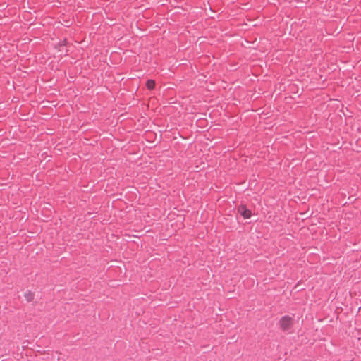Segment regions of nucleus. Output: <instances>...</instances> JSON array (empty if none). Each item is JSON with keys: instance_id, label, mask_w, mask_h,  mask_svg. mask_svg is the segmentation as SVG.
I'll return each mask as SVG.
<instances>
[{"instance_id": "3", "label": "nucleus", "mask_w": 361, "mask_h": 361, "mask_svg": "<svg viewBox=\"0 0 361 361\" xmlns=\"http://www.w3.org/2000/svg\"><path fill=\"white\" fill-rule=\"evenodd\" d=\"M24 297L27 302H31L34 300V293L30 290H28L25 293Z\"/></svg>"}, {"instance_id": "2", "label": "nucleus", "mask_w": 361, "mask_h": 361, "mask_svg": "<svg viewBox=\"0 0 361 361\" xmlns=\"http://www.w3.org/2000/svg\"><path fill=\"white\" fill-rule=\"evenodd\" d=\"M238 213L240 214L244 219H250L252 216V212L247 209L245 205L240 204L237 208Z\"/></svg>"}, {"instance_id": "4", "label": "nucleus", "mask_w": 361, "mask_h": 361, "mask_svg": "<svg viewBox=\"0 0 361 361\" xmlns=\"http://www.w3.org/2000/svg\"><path fill=\"white\" fill-rule=\"evenodd\" d=\"M146 87L148 90H152L155 87V82L153 80H148L146 82Z\"/></svg>"}, {"instance_id": "1", "label": "nucleus", "mask_w": 361, "mask_h": 361, "mask_svg": "<svg viewBox=\"0 0 361 361\" xmlns=\"http://www.w3.org/2000/svg\"><path fill=\"white\" fill-rule=\"evenodd\" d=\"M280 329L283 332H290V329L294 325V319L289 315L283 316L278 323Z\"/></svg>"}]
</instances>
